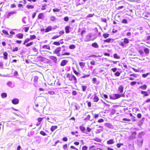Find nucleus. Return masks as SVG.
<instances>
[{"label":"nucleus","instance_id":"nucleus-53","mask_svg":"<svg viewBox=\"0 0 150 150\" xmlns=\"http://www.w3.org/2000/svg\"><path fill=\"white\" fill-rule=\"evenodd\" d=\"M60 11V10L57 8H54L53 9V11L54 12H59Z\"/></svg>","mask_w":150,"mask_h":150},{"label":"nucleus","instance_id":"nucleus-6","mask_svg":"<svg viewBox=\"0 0 150 150\" xmlns=\"http://www.w3.org/2000/svg\"><path fill=\"white\" fill-rule=\"evenodd\" d=\"M45 16L44 14L43 13H39L38 16V19L43 20Z\"/></svg>","mask_w":150,"mask_h":150},{"label":"nucleus","instance_id":"nucleus-31","mask_svg":"<svg viewBox=\"0 0 150 150\" xmlns=\"http://www.w3.org/2000/svg\"><path fill=\"white\" fill-rule=\"evenodd\" d=\"M109 34L108 33H104L103 34V36L104 38H106L109 36Z\"/></svg>","mask_w":150,"mask_h":150},{"label":"nucleus","instance_id":"nucleus-36","mask_svg":"<svg viewBox=\"0 0 150 150\" xmlns=\"http://www.w3.org/2000/svg\"><path fill=\"white\" fill-rule=\"evenodd\" d=\"M33 42H29V43H27V44H25V45L26 47H29L31 45H32L33 43Z\"/></svg>","mask_w":150,"mask_h":150},{"label":"nucleus","instance_id":"nucleus-12","mask_svg":"<svg viewBox=\"0 0 150 150\" xmlns=\"http://www.w3.org/2000/svg\"><path fill=\"white\" fill-rule=\"evenodd\" d=\"M124 87L122 85L120 86L118 88V91L120 93H122L123 91Z\"/></svg>","mask_w":150,"mask_h":150},{"label":"nucleus","instance_id":"nucleus-37","mask_svg":"<svg viewBox=\"0 0 150 150\" xmlns=\"http://www.w3.org/2000/svg\"><path fill=\"white\" fill-rule=\"evenodd\" d=\"M150 74V73H146V74H142V76L143 77V78H146V77L147 76Z\"/></svg>","mask_w":150,"mask_h":150},{"label":"nucleus","instance_id":"nucleus-18","mask_svg":"<svg viewBox=\"0 0 150 150\" xmlns=\"http://www.w3.org/2000/svg\"><path fill=\"white\" fill-rule=\"evenodd\" d=\"M79 64L81 68H82L85 67L86 63L85 62H79Z\"/></svg>","mask_w":150,"mask_h":150},{"label":"nucleus","instance_id":"nucleus-16","mask_svg":"<svg viewBox=\"0 0 150 150\" xmlns=\"http://www.w3.org/2000/svg\"><path fill=\"white\" fill-rule=\"evenodd\" d=\"M37 58L38 60L40 62H43L44 60L45 59L44 58L41 56H38Z\"/></svg>","mask_w":150,"mask_h":150},{"label":"nucleus","instance_id":"nucleus-1","mask_svg":"<svg viewBox=\"0 0 150 150\" xmlns=\"http://www.w3.org/2000/svg\"><path fill=\"white\" fill-rule=\"evenodd\" d=\"M61 48L60 47H58L57 48H56L54 51L53 52L54 54H57V56L58 57H60L61 55L62 56H64V55H67L69 56L71 54L69 52H66L65 53H62V55H61L60 53V52L61 51Z\"/></svg>","mask_w":150,"mask_h":150},{"label":"nucleus","instance_id":"nucleus-42","mask_svg":"<svg viewBox=\"0 0 150 150\" xmlns=\"http://www.w3.org/2000/svg\"><path fill=\"white\" fill-rule=\"evenodd\" d=\"M121 22L122 23L127 24L128 23V22L127 20L125 19H123L122 21Z\"/></svg>","mask_w":150,"mask_h":150},{"label":"nucleus","instance_id":"nucleus-43","mask_svg":"<svg viewBox=\"0 0 150 150\" xmlns=\"http://www.w3.org/2000/svg\"><path fill=\"white\" fill-rule=\"evenodd\" d=\"M83 74L84 75H83V76H82L81 77V78H85L86 77H88L90 75V74H87L86 75H84V74Z\"/></svg>","mask_w":150,"mask_h":150},{"label":"nucleus","instance_id":"nucleus-47","mask_svg":"<svg viewBox=\"0 0 150 150\" xmlns=\"http://www.w3.org/2000/svg\"><path fill=\"white\" fill-rule=\"evenodd\" d=\"M137 83V82L135 81H132L130 83V85L131 86H133L135 85Z\"/></svg>","mask_w":150,"mask_h":150},{"label":"nucleus","instance_id":"nucleus-19","mask_svg":"<svg viewBox=\"0 0 150 150\" xmlns=\"http://www.w3.org/2000/svg\"><path fill=\"white\" fill-rule=\"evenodd\" d=\"M3 54L4 56V59H7L8 58V57H7V56L8 55V53L6 52H4V53H3Z\"/></svg>","mask_w":150,"mask_h":150},{"label":"nucleus","instance_id":"nucleus-25","mask_svg":"<svg viewBox=\"0 0 150 150\" xmlns=\"http://www.w3.org/2000/svg\"><path fill=\"white\" fill-rule=\"evenodd\" d=\"M71 134L72 135H74L76 137H78V136H79L78 134H75V133L76 134H78V132L77 131H76L75 132H71Z\"/></svg>","mask_w":150,"mask_h":150},{"label":"nucleus","instance_id":"nucleus-48","mask_svg":"<svg viewBox=\"0 0 150 150\" xmlns=\"http://www.w3.org/2000/svg\"><path fill=\"white\" fill-rule=\"evenodd\" d=\"M53 44L57 46H59L60 45V43L58 42H53Z\"/></svg>","mask_w":150,"mask_h":150},{"label":"nucleus","instance_id":"nucleus-40","mask_svg":"<svg viewBox=\"0 0 150 150\" xmlns=\"http://www.w3.org/2000/svg\"><path fill=\"white\" fill-rule=\"evenodd\" d=\"M79 128L80 130L83 132L85 130V128L84 127L82 126H80L79 127Z\"/></svg>","mask_w":150,"mask_h":150},{"label":"nucleus","instance_id":"nucleus-17","mask_svg":"<svg viewBox=\"0 0 150 150\" xmlns=\"http://www.w3.org/2000/svg\"><path fill=\"white\" fill-rule=\"evenodd\" d=\"M147 88V86L146 84H144L139 86V88L142 89L146 90Z\"/></svg>","mask_w":150,"mask_h":150},{"label":"nucleus","instance_id":"nucleus-30","mask_svg":"<svg viewBox=\"0 0 150 150\" xmlns=\"http://www.w3.org/2000/svg\"><path fill=\"white\" fill-rule=\"evenodd\" d=\"M1 97L2 98H6L7 96V94L5 93H3L1 94Z\"/></svg>","mask_w":150,"mask_h":150},{"label":"nucleus","instance_id":"nucleus-14","mask_svg":"<svg viewBox=\"0 0 150 150\" xmlns=\"http://www.w3.org/2000/svg\"><path fill=\"white\" fill-rule=\"evenodd\" d=\"M56 18L55 16H52L50 18V22H54L56 21Z\"/></svg>","mask_w":150,"mask_h":150},{"label":"nucleus","instance_id":"nucleus-41","mask_svg":"<svg viewBox=\"0 0 150 150\" xmlns=\"http://www.w3.org/2000/svg\"><path fill=\"white\" fill-rule=\"evenodd\" d=\"M82 90L83 91H84L86 89L87 86H81Z\"/></svg>","mask_w":150,"mask_h":150},{"label":"nucleus","instance_id":"nucleus-32","mask_svg":"<svg viewBox=\"0 0 150 150\" xmlns=\"http://www.w3.org/2000/svg\"><path fill=\"white\" fill-rule=\"evenodd\" d=\"M138 52L139 53L140 55L142 56V57H144V52L142 50H139Z\"/></svg>","mask_w":150,"mask_h":150},{"label":"nucleus","instance_id":"nucleus-8","mask_svg":"<svg viewBox=\"0 0 150 150\" xmlns=\"http://www.w3.org/2000/svg\"><path fill=\"white\" fill-rule=\"evenodd\" d=\"M68 62V61L64 59L60 63V66H65Z\"/></svg>","mask_w":150,"mask_h":150},{"label":"nucleus","instance_id":"nucleus-10","mask_svg":"<svg viewBox=\"0 0 150 150\" xmlns=\"http://www.w3.org/2000/svg\"><path fill=\"white\" fill-rule=\"evenodd\" d=\"M52 27L50 26H47L45 29V33H47L52 30Z\"/></svg>","mask_w":150,"mask_h":150},{"label":"nucleus","instance_id":"nucleus-56","mask_svg":"<svg viewBox=\"0 0 150 150\" xmlns=\"http://www.w3.org/2000/svg\"><path fill=\"white\" fill-rule=\"evenodd\" d=\"M82 150H87L88 147L86 146H84L82 147Z\"/></svg>","mask_w":150,"mask_h":150},{"label":"nucleus","instance_id":"nucleus-59","mask_svg":"<svg viewBox=\"0 0 150 150\" xmlns=\"http://www.w3.org/2000/svg\"><path fill=\"white\" fill-rule=\"evenodd\" d=\"M72 94L74 96H76L77 94V92L75 91H73L72 93Z\"/></svg>","mask_w":150,"mask_h":150},{"label":"nucleus","instance_id":"nucleus-20","mask_svg":"<svg viewBox=\"0 0 150 150\" xmlns=\"http://www.w3.org/2000/svg\"><path fill=\"white\" fill-rule=\"evenodd\" d=\"M99 100V98L98 97L95 95L93 98V102H97Z\"/></svg>","mask_w":150,"mask_h":150},{"label":"nucleus","instance_id":"nucleus-45","mask_svg":"<svg viewBox=\"0 0 150 150\" xmlns=\"http://www.w3.org/2000/svg\"><path fill=\"white\" fill-rule=\"evenodd\" d=\"M67 147L68 146L67 144H64L63 146V149H64V150H66L67 148Z\"/></svg>","mask_w":150,"mask_h":150},{"label":"nucleus","instance_id":"nucleus-29","mask_svg":"<svg viewBox=\"0 0 150 150\" xmlns=\"http://www.w3.org/2000/svg\"><path fill=\"white\" fill-rule=\"evenodd\" d=\"M144 51L145 53L147 54H149V50L147 48H145L144 49Z\"/></svg>","mask_w":150,"mask_h":150},{"label":"nucleus","instance_id":"nucleus-9","mask_svg":"<svg viewBox=\"0 0 150 150\" xmlns=\"http://www.w3.org/2000/svg\"><path fill=\"white\" fill-rule=\"evenodd\" d=\"M19 102V100L17 98H14L12 100V103L14 105L18 104Z\"/></svg>","mask_w":150,"mask_h":150},{"label":"nucleus","instance_id":"nucleus-24","mask_svg":"<svg viewBox=\"0 0 150 150\" xmlns=\"http://www.w3.org/2000/svg\"><path fill=\"white\" fill-rule=\"evenodd\" d=\"M42 48L45 49L47 50H50V46L47 45H44L42 47Z\"/></svg>","mask_w":150,"mask_h":150},{"label":"nucleus","instance_id":"nucleus-15","mask_svg":"<svg viewBox=\"0 0 150 150\" xmlns=\"http://www.w3.org/2000/svg\"><path fill=\"white\" fill-rule=\"evenodd\" d=\"M91 46L94 48H98L99 47V45L96 42H93L91 44Z\"/></svg>","mask_w":150,"mask_h":150},{"label":"nucleus","instance_id":"nucleus-62","mask_svg":"<svg viewBox=\"0 0 150 150\" xmlns=\"http://www.w3.org/2000/svg\"><path fill=\"white\" fill-rule=\"evenodd\" d=\"M36 14L37 13L36 12H34L33 13V15H32V18H34L35 17L36 15Z\"/></svg>","mask_w":150,"mask_h":150},{"label":"nucleus","instance_id":"nucleus-26","mask_svg":"<svg viewBox=\"0 0 150 150\" xmlns=\"http://www.w3.org/2000/svg\"><path fill=\"white\" fill-rule=\"evenodd\" d=\"M72 69L73 72L76 75L78 76L79 74L80 73L77 70H75L74 68H73Z\"/></svg>","mask_w":150,"mask_h":150},{"label":"nucleus","instance_id":"nucleus-39","mask_svg":"<svg viewBox=\"0 0 150 150\" xmlns=\"http://www.w3.org/2000/svg\"><path fill=\"white\" fill-rule=\"evenodd\" d=\"M36 38V36L35 35H30V39L31 40H33L35 39Z\"/></svg>","mask_w":150,"mask_h":150},{"label":"nucleus","instance_id":"nucleus-63","mask_svg":"<svg viewBox=\"0 0 150 150\" xmlns=\"http://www.w3.org/2000/svg\"><path fill=\"white\" fill-rule=\"evenodd\" d=\"M101 20L103 22H104L105 23H106L107 22V20L106 18H103L101 19Z\"/></svg>","mask_w":150,"mask_h":150},{"label":"nucleus","instance_id":"nucleus-2","mask_svg":"<svg viewBox=\"0 0 150 150\" xmlns=\"http://www.w3.org/2000/svg\"><path fill=\"white\" fill-rule=\"evenodd\" d=\"M67 77L70 81H72L74 80L75 83H77V78L74 75L68 73L67 75Z\"/></svg>","mask_w":150,"mask_h":150},{"label":"nucleus","instance_id":"nucleus-61","mask_svg":"<svg viewBox=\"0 0 150 150\" xmlns=\"http://www.w3.org/2000/svg\"><path fill=\"white\" fill-rule=\"evenodd\" d=\"M69 19L68 16H66L64 18V20L65 21H69Z\"/></svg>","mask_w":150,"mask_h":150},{"label":"nucleus","instance_id":"nucleus-44","mask_svg":"<svg viewBox=\"0 0 150 150\" xmlns=\"http://www.w3.org/2000/svg\"><path fill=\"white\" fill-rule=\"evenodd\" d=\"M47 5L46 4H44V5H43L42 6L41 8V10H44L46 9V7L47 6Z\"/></svg>","mask_w":150,"mask_h":150},{"label":"nucleus","instance_id":"nucleus-5","mask_svg":"<svg viewBox=\"0 0 150 150\" xmlns=\"http://www.w3.org/2000/svg\"><path fill=\"white\" fill-rule=\"evenodd\" d=\"M130 77H127V78L130 80H134L135 79V78L137 77V75L135 74H132L129 75Z\"/></svg>","mask_w":150,"mask_h":150},{"label":"nucleus","instance_id":"nucleus-33","mask_svg":"<svg viewBox=\"0 0 150 150\" xmlns=\"http://www.w3.org/2000/svg\"><path fill=\"white\" fill-rule=\"evenodd\" d=\"M26 8L28 9H33L34 8V6L30 5H28L27 6Z\"/></svg>","mask_w":150,"mask_h":150},{"label":"nucleus","instance_id":"nucleus-50","mask_svg":"<svg viewBox=\"0 0 150 150\" xmlns=\"http://www.w3.org/2000/svg\"><path fill=\"white\" fill-rule=\"evenodd\" d=\"M40 133L43 136H45L46 135V133L43 131H41L40 132Z\"/></svg>","mask_w":150,"mask_h":150},{"label":"nucleus","instance_id":"nucleus-38","mask_svg":"<svg viewBox=\"0 0 150 150\" xmlns=\"http://www.w3.org/2000/svg\"><path fill=\"white\" fill-rule=\"evenodd\" d=\"M75 47L76 46L75 45H71L69 46V48L71 49H74L75 48Z\"/></svg>","mask_w":150,"mask_h":150},{"label":"nucleus","instance_id":"nucleus-7","mask_svg":"<svg viewBox=\"0 0 150 150\" xmlns=\"http://www.w3.org/2000/svg\"><path fill=\"white\" fill-rule=\"evenodd\" d=\"M140 93L143 95L144 98L145 97L148 96L149 95V94L146 91H141Z\"/></svg>","mask_w":150,"mask_h":150},{"label":"nucleus","instance_id":"nucleus-64","mask_svg":"<svg viewBox=\"0 0 150 150\" xmlns=\"http://www.w3.org/2000/svg\"><path fill=\"white\" fill-rule=\"evenodd\" d=\"M93 140L94 141L98 142H100V140L99 139L97 138H95Z\"/></svg>","mask_w":150,"mask_h":150},{"label":"nucleus","instance_id":"nucleus-4","mask_svg":"<svg viewBox=\"0 0 150 150\" xmlns=\"http://www.w3.org/2000/svg\"><path fill=\"white\" fill-rule=\"evenodd\" d=\"M115 98H112V96H110V98L112 100H115L116 99H117L119 98H120L121 97H125V95L124 94L120 95L118 94H115Z\"/></svg>","mask_w":150,"mask_h":150},{"label":"nucleus","instance_id":"nucleus-21","mask_svg":"<svg viewBox=\"0 0 150 150\" xmlns=\"http://www.w3.org/2000/svg\"><path fill=\"white\" fill-rule=\"evenodd\" d=\"M57 126L56 125L52 126L50 128L51 131L53 132L54 130L57 129Z\"/></svg>","mask_w":150,"mask_h":150},{"label":"nucleus","instance_id":"nucleus-60","mask_svg":"<svg viewBox=\"0 0 150 150\" xmlns=\"http://www.w3.org/2000/svg\"><path fill=\"white\" fill-rule=\"evenodd\" d=\"M91 117L90 115H88L87 117L85 118V119H86L88 120H90L91 118Z\"/></svg>","mask_w":150,"mask_h":150},{"label":"nucleus","instance_id":"nucleus-28","mask_svg":"<svg viewBox=\"0 0 150 150\" xmlns=\"http://www.w3.org/2000/svg\"><path fill=\"white\" fill-rule=\"evenodd\" d=\"M15 13V12H9L7 15V18H9L11 16L12 14H14Z\"/></svg>","mask_w":150,"mask_h":150},{"label":"nucleus","instance_id":"nucleus-57","mask_svg":"<svg viewBox=\"0 0 150 150\" xmlns=\"http://www.w3.org/2000/svg\"><path fill=\"white\" fill-rule=\"evenodd\" d=\"M48 93L50 95H53L54 94V92L53 91H50L48 92Z\"/></svg>","mask_w":150,"mask_h":150},{"label":"nucleus","instance_id":"nucleus-49","mask_svg":"<svg viewBox=\"0 0 150 150\" xmlns=\"http://www.w3.org/2000/svg\"><path fill=\"white\" fill-rule=\"evenodd\" d=\"M2 32L5 35H8V32L5 30H2Z\"/></svg>","mask_w":150,"mask_h":150},{"label":"nucleus","instance_id":"nucleus-27","mask_svg":"<svg viewBox=\"0 0 150 150\" xmlns=\"http://www.w3.org/2000/svg\"><path fill=\"white\" fill-rule=\"evenodd\" d=\"M113 57L115 59H120V57L117 55V53H115L113 54Z\"/></svg>","mask_w":150,"mask_h":150},{"label":"nucleus","instance_id":"nucleus-13","mask_svg":"<svg viewBox=\"0 0 150 150\" xmlns=\"http://www.w3.org/2000/svg\"><path fill=\"white\" fill-rule=\"evenodd\" d=\"M49 58L53 60L54 62H56L57 60V57L54 56H50Z\"/></svg>","mask_w":150,"mask_h":150},{"label":"nucleus","instance_id":"nucleus-46","mask_svg":"<svg viewBox=\"0 0 150 150\" xmlns=\"http://www.w3.org/2000/svg\"><path fill=\"white\" fill-rule=\"evenodd\" d=\"M123 145V143H117V144L116 146L118 148H120L121 146Z\"/></svg>","mask_w":150,"mask_h":150},{"label":"nucleus","instance_id":"nucleus-51","mask_svg":"<svg viewBox=\"0 0 150 150\" xmlns=\"http://www.w3.org/2000/svg\"><path fill=\"white\" fill-rule=\"evenodd\" d=\"M120 73L118 72V71H117V72H116L115 73V75L116 76H120Z\"/></svg>","mask_w":150,"mask_h":150},{"label":"nucleus","instance_id":"nucleus-23","mask_svg":"<svg viewBox=\"0 0 150 150\" xmlns=\"http://www.w3.org/2000/svg\"><path fill=\"white\" fill-rule=\"evenodd\" d=\"M70 27L69 26H67L65 27V30L66 32L67 33H69V29Z\"/></svg>","mask_w":150,"mask_h":150},{"label":"nucleus","instance_id":"nucleus-54","mask_svg":"<svg viewBox=\"0 0 150 150\" xmlns=\"http://www.w3.org/2000/svg\"><path fill=\"white\" fill-rule=\"evenodd\" d=\"M122 120L128 122H130L131 121V120L130 119L124 118L122 119Z\"/></svg>","mask_w":150,"mask_h":150},{"label":"nucleus","instance_id":"nucleus-55","mask_svg":"<svg viewBox=\"0 0 150 150\" xmlns=\"http://www.w3.org/2000/svg\"><path fill=\"white\" fill-rule=\"evenodd\" d=\"M60 36L59 35H58V36H54L52 37V40H54L55 39L59 37Z\"/></svg>","mask_w":150,"mask_h":150},{"label":"nucleus","instance_id":"nucleus-52","mask_svg":"<svg viewBox=\"0 0 150 150\" xmlns=\"http://www.w3.org/2000/svg\"><path fill=\"white\" fill-rule=\"evenodd\" d=\"M18 47H16L14 48L12 50V51L13 52H15L18 51Z\"/></svg>","mask_w":150,"mask_h":150},{"label":"nucleus","instance_id":"nucleus-22","mask_svg":"<svg viewBox=\"0 0 150 150\" xmlns=\"http://www.w3.org/2000/svg\"><path fill=\"white\" fill-rule=\"evenodd\" d=\"M114 142L113 139H110L107 141V144H113Z\"/></svg>","mask_w":150,"mask_h":150},{"label":"nucleus","instance_id":"nucleus-58","mask_svg":"<svg viewBox=\"0 0 150 150\" xmlns=\"http://www.w3.org/2000/svg\"><path fill=\"white\" fill-rule=\"evenodd\" d=\"M29 27H25V28H24V30L25 32H27L28 31V30L29 29Z\"/></svg>","mask_w":150,"mask_h":150},{"label":"nucleus","instance_id":"nucleus-11","mask_svg":"<svg viewBox=\"0 0 150 150\" xmlns=\"http://www.w3.org/2000/svg\"><path fill=\"white\" fill-rule=\"evenodd\" d=\"M16 36L18 39H22L23 38V34L22 33H18L16 35Z\"/></svg>","mask_w":150,"mask_h":150},{"label":"nucleus","instance_id":"nucleus-34","mask_svg":"<svg viewBox=\"0 0 150 150\" xmlns=\"http://www.w3.org/2000/svg\"><path fill=\"white\" fill-rule=\"evenodd\" d=\"M30 38H27L25 39L24 42L23 43V45H25L26 43H27L28 42L30 41Z\"/></svg>","mask_w":150,"mask_h":150},{"label":"nucleus","instance_id":"nucleus-3","mask_svg":"<svg viewBox=\"0 0 150 150\" xmlns=\"http://www.w3.org/2000/svg\"><path fill=\"white\" fill-rule=\"evenodd\" d=\"M129 40L126 38H125L123 39V41L120 42L119 43V45L123 47H125V44H127L129 43Z\"/></svg>","mask_w":150,"mask_h":150},{"label":"nucleus","instance_id":"nucleus-35","mask_svg":"<svg viewBox=\"0 0 150 150\" xmlns=\"http://www.w3.org/2000/svg\"><path fill=\"white\" fill-rule=\"evenodd\" d=\"M111 40H112V39L111 38H108L107 39L104 40L103 41H104V42H106L109 43V42H110Z\"/></svg>","mask_w":150,"mask_h":150}]
</instances>
